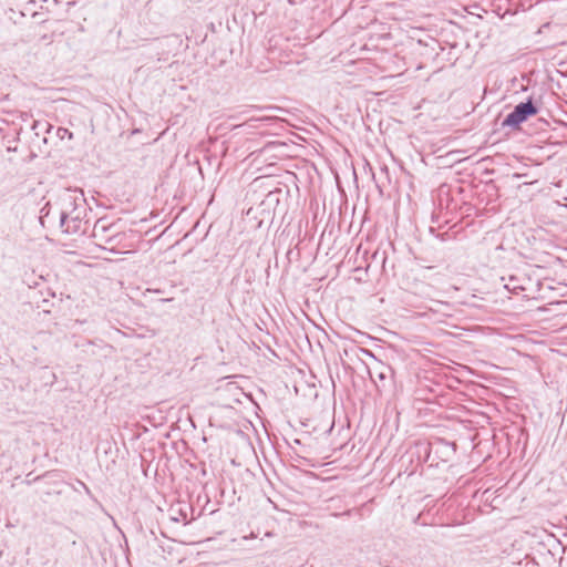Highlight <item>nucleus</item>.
<instances>
[{"label": "nucleus", "mask_w": 567, "mask_h": 567, "mask_svg": "<svg viewBox=\"0 0 567 567\" xmlns=\"http://www.w3.org/2000/svg\"><path fill=\"white\" fill-rule=\"evenodd\" d=\"M60 227L66 234L85 233L86 200L82 192L66 189L59 199Z\"/></svg>", "instance_id": "obj_1"}, {"label": "nucleus", "mask_w": 567, "mask_h": 567, "mask_svg": "<svg viewBox=\"0 0 567 567\" xmlns=\"http://www.w3.org/2000/svg\"><path fill=\"white\" fill-rule=\"evenodd\" d=\"M538 107L532 99L526 102H520L514 106L513 111L506 115L502 122V126L512 128H519L520 124L527 121L530 116L537 114Z\"/></svg>", "instance_id": "obj_2"}, {"label": "nucleus", "mask_w": 567, "mask_h": 567, "mask_svg": "<svg viewBox=\"0 0 567 567\" xmlns=\"http://www.w3.org/2000/svg\"><path fill=\"white\" fill-rule=\"evenodd\" d=\"M114 227L115 225L106 224L104 219H99L93 227V237L114 247L121 237L120 233H113Z\"/></svg>", "instance_id": "obj_3"}, {"label": "nucleus", "mask_w": 567, "mask_h": 567, "mask_svg": "<svg viewBox=\"0 0 567 567\" xmlns=\"http://www.w3.org/2000/svg\"><path fill=\"white\" fill-rule=\"evenodd\" d=\"M377 377H378V379L380 381H384L386 379V372L385 371H381V372L378 373Z\"/></svg>", "instance_id": "obj_4"}, {"label": "nucleus", "mask_w": 567, "mask_h": 567, "mask_svg": "<svg viewBox=\"0 0 567 567\" xmlns=\"http://www.w3.org/2000/svg\"><path fill=\"white\" fill-rule=\"evenodd\" d=\"M454 446H455L454 444L444 443V447H446L447 450H451V453L455 452Z\"/></svg>", "instance_id": "obj_5"}, {"label": "nucleus", "mask_w": 567, "mask_h": 567, "mask_svg": "<svg viewBox=\"0 0 567 567\" xmlns=\"http://www.w3.org/2000/svg\"><path fill=\"white\" fill-rule=\"evenodd\" d=\"M360 351H362L363 353L368 354V355H371L373 357L372 352L370 350H367V349H363V348H360Z\"/></svg>", "instance_id": "obj_6"}, {"label": "nucleus", "mask_w": 567, "mask_h": 567, "mask_svg": "<svg viewBox=\"0 0 567 567\" xmlns=\"http://www.w3.org/2000/svg\"><path fill=\"white\" fill-rule=\"evenodd\" d=\"M278 193H280V190H278V192H272V193H269V194H268V198L270 199V198H271V197H272L274 195H276V194H278Z\"/></svg>", "instance_id": "obj_7"}, {"label": "nucleus", "mask_w": 567, "mask_h": 567, "mask_svg": "<svg viewBox=\"0 0 567 567\" xmlns=\"http://www.w3.org/2000/svg\"><path fill=\"white\" fill-rule=\"evenodd\" d=\"M520 176H522L520 174H514L513 175L514 178H520Z\"/></svg>", "instance_id": "obj_8"}, {"label": "nucleus", "mask_w": 567, "mask_h": 567, "mask_svg": "<svg viewBox=\"0 0 567 567\" xmlns=\"http://www.w3.org/2000/svg\"><path fill=\"white\" fill-rule=\"evenodd\" d=\"M420 518H421V515L416 516V518L414 519V523L416 524Z\"/></svg>", "instance_id": "obj_9"}, {"label": "nucleus", "mask_w": 567, "mask_h": 567, "mask_svg": "<svg viewBox=\"0 0 567 567\" xmlns=\"http://www.w3.org/2000/svg\"><path fill=\"white\" fill-rule=\"evenodd\" d=\"M37 124L38 122H34L33 126H32V130H35L37 128Z\"/></svg>", "instance_id": "obj_10"}]
</instances>
